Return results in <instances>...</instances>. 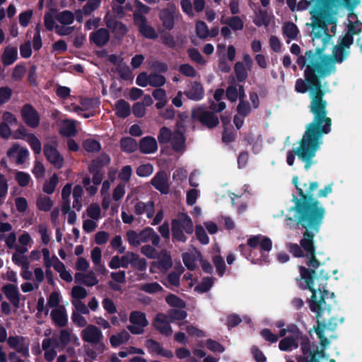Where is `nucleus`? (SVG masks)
Instances as JSON below:
<instances>
[{
  "mask_svg": "<svg viewBox=\"0 0 362 362\" xmlns=\"http://www.w3.org/2000/svg\"><path fill=\"white\" fill-rule=\"evenodd\" d=\"M323 52L324 47H317L315 50H307L304 56L298 57L296 62L300 69H303L305 66L306 68L304 71L305 80L298 78L296 81L295 89L300 93H305L310 90V112L313 114L311 110L313 102L320 103L325 112V120L329 119L331 127L332 119L327 117V102L324 99L325 91L322 89L320 79V78L326 77L331 74V66L321 63L320 59Z\"/></svg>",
  "mask_w": 362,
  "mask_h": 362,
  "instance_id": "1",
  "label": "nucleus"
},
{
  "mask_svg": "<svg viewBox=\"0 0 362 362\" xmlns=\"http://www.w3.org/2000/svg\"><path fill=\"white\" fill-rule=\"evenodd\" d=\"M138 146L140 152L144 154L153 153L158 149V144L156 139L151 136L143 137L140 140Z\"/></svg>",
  "mask_w": 362,
  "mask_h": 362,
  "instance_id": "20",
  "label": "nucleus"
},
{
  "mask_svg": "<svg viewBox=\"0 0 362 362\" xmlns=\"http://www.w3.org/2000/svg\"><path fill=\"white\" fill-rule=\"evenodd\" d=\"M1 291L15 308H19L21 294L16 285L6 284L2 286Z\"/></svg>",
  "mask_w": 362,
  "mask_h": 362,
  "instance_id": "14",
  "label": "nucleus"
},
{
  "mask_svg": "<svg viewBox=\"0 0 362 362\" xmlns=\"http://www.w3.org/2000/svg\"><path fill=\"white\" fill-rule=\"evenodd\" d=\"M149 85L152 87L160 88L165 85L166 78L164 76L156 73L149 74Z\"/></svg>",
  "mask_w": 362,
  "mask_h": 362,
  "instance_id": "47",
  "label": "nucleus"
},
{
  "mask_svg": "<svg viewBox=\"0 0 362 362\" xmlns=\"http://www.w3.org/2000/svg\"><path fill=\"white\" fill-rule=\"evenodd\" d=\"M111 159L109 155L102 153L95 159L92 160L88 165L89 173H103V169L107 167L110 163Z\"/></svg>",
  "mask_w": 362,
  "mask_h": 362,
  "instance_id": "17",
  "label": "nucleus"
},
{
  "mask_svg": "<svg viewBox=\"0 0 362 362\" xmlns=\"http://www.w3.org/2000/svg\"><path fill=\"white\" fill-rule=\"evenodd\" d=\"M59 178L56 173H54L48 181H46L43 185L42 190L47 194H52L58 184Z\"/></svg>",
  "mask_w": 362,
  "mask_h": 362,
  "instance_id": "44",
  "label": "nucleus"
},
{
  "mask_svg": "<svg viewBox=\"0 0 362 362\" xmlns=\"http://www.w3.org/2000/svg\"><path fill=\"white\" fill-rule=\"evenodd\" d=\"M100 3L101 0H88L87 3L83 7L84 14L90 15L99 8Z\"/></svg>",
  "mask_w": 362,
  "mask_h": 362,
  "instance_id": "57",
  "label": "nucleus"
},
{
  "mask_svg": "<svg viewBox=\"0 0 362 362\" xmlns=\"http://www.w3.org/2000/svg\"><path fill=\"white\" fill-rule=\"evenodd\" d=\"M129 320L134 325H141V327H147L148 325L146 314L141 311H132Z\"/></svg>",
  "mask_w": 362,
  "mask_h": 362,
  "instance_id": "30",
  "label": "nucleus"
},
{
  "mask_svg": "<svg viewBox=\"0 0 362 362\" xmlns=\"http://www.w3.org/2000/svg\"><path fill=\"white\" fill-rule=\"evenodd\" d=\"M313 119L305 128V131L299 142V146L288 151L286 162L292 166L294 163L295 156L305 163L304 168L308 170L313 164V158L322 143V137L324 134L330 132L331 127L329 119L325 120L324 109L320 103H314L312 105Z\"/></svg>",
  "mask_w": 362,
  "mask_h": 362,
  "instance_id": "2",
  "label": "nucleus"
},
{
  "mask_svg": "<svg viewBox=\"0 0 362 362\" xmlns=\"http://www.w3.org/2000/svg\"><path fill=\"white\" fill-rule=\"evenodd\" d=\"M212 262L216 269L217 274L219 276H223L226 272V264L223 258L219 255H214L212 257Z\"/></svg>",
  "mask_w": 362,
  "mask_h": 362,
  "instance_id": "48",
  "label": "nucleus"
},
{
  "mask_svg": "<svg viewBox=\"0 0 362 362\" xmlns=\"http://www.w3.org/2000/svg\"><path fill=\"white\" fill-rule=\"evenodd\" d=\"M332 52L334 60L337 63H341L342 62H344L349 54V52L346 51V48L339 45L333 47Z\"/></svg>",
  "mask_w": 362,
  "mask_h": 362,
  "instance_id": "37",
  "label": "nucleus"
},
{
  "mask_svg": "<svg viewBox=\"0 0 362 362\" xmlns=\"http://www.w3.org/2000/svg\"><path fill=\"white\" fill-rule=\"evenodd\" d=\"M133 20L134 25L138 28L142 36L151 40H155L158 37L156 30L147 23V18L145 16L134 13Z\"/></svg>",
  "mask_w": 362,
  "mask_h": 362,
  "instance_id": "9",
  "label": "nucleus"
},
{
  "mask_svg": "<svg viewBox=\"0 0 362 362\" xmlns=\"http://www.w3.org/2000/svg\"><path fill=\"white\" fill-rule=\"evenodd\" d=\"M168 179L165 172L159 171L151 180V184L161 194H167L170 191Z\"/></svg>",
  "mask_w": 362,
  "mask_h": 362,
  "instance_id": "16",
  "label": "nucleus"
},
{
  "mask_svg": "<svg viewBox=\"0 0 362 362\" xmlns=\"http://www.w3.org/2000/svg\"><path fill=\"white\" fill-rule=\"evenodd\" d=\"M185 141L186 139L184 134L180 130H175L170 141L173 149L175 152L185 150Z\"/></svg>",
  "mask_w": 362,
  "mask_h": 362,
  "instance_id": "25",
  "label": "nucleus"
},
{
  "mask_svg": "<svg viewBox=\"0 0 362 362\" xmlns=\"http://www.w3.org/2000/svg\"><path fill=\"white\" fill-rule=\"evenodd\" d=\"M306 269L308 270H313L314 272V279H313V286H315V280H316L318 283V288L320 296L324 295L323 293V288L326 289V285L327 284H322L323 281H326L329 277L330 275L329 274V271H327L324 269H321L319 272L313 269H307L305 267H304ZM313 289H315V287H313Z\"/></svg>",
  "mask_w": 362,
  "mask_h": 362,
  "instance_id": "22",
  "label": "nucleus"
},
{
  "mask_svg": "<svg viewBox=\"0 0 362 362\" xmlns=\"http://www.w3.org/2000/svg\"><path fill=\"white\" fill-rule=\"evenodd\" d=\"M23 122L31 128H36L39 126L40 117L37 111L29 103L25 104L21 110Z\"/></svg>",
  "mask_w": 362,
  "mask_h": 362,
  "instance_id": "10",
  "label": "nucleus"
},
{
  "mask_svg": "<svg viewBox=\"0 0 362 362\" xmlns=\"http://www.w3.org/2000/svg\"><path fill=\"white\" fill-rule=\"evenodd\" d=\"M298 268L300 280H303L305 283L304 286H303L302 282L300 283V287L303 289H308L312 292L308 303L310 310L315 313L317 319V326H314V328L322 329L323 332L325 330L331 332L334 331L338 323H342L344 318L341 317L340 319H337L334 317H331L327 321L326 317H324V314L327 312V315H329L331 305L326 303L325 298L328 296L329 291L323 288L324 295L317 297V290L313 289L314 272H313V270L306 269L304 266H299Z\"/></svg>",
  "mask_w": 362,
  "mask_h": 362,
  "instance_id": "4",
  "label": "nucleus"
},
{
  "mask_svg": "<svg viewBox=\"0 0 362 362\" xmlns=\"http://www.w3.org/2000/svg\"><path fill=\"white\" fill-rule=\"evenodd\" d=\"M173 266V262L171 256L165 253L162 257L158 261V268L160 271H166Z\"/></svg>",
  "mask_w": 362,
  "mask_h": 362,
  "instance_id": "52",
  "label": "nucleus"
},
{
  "mask_svg": "<svg viewBox=\"0 0 362 362\" xmlns=\"http://www.w3.org/2000/svg\"><path fill=\"white\" fill-rule=\"evenodd\" d=\"M300 345L302 353L304 356L309 354L311 351V344L308 337L305 334H303L301 337H299L298 345Z\"/></svg>",
  "mask_w": 362,
  "mask_h": 362,
  "instance_id": "55",
  "label": "nucleus"
},
{
  "mask_svg": "<svg viewBox=\"0 0 362 362\" xmlns=\"http://www.w3.org/2000/svg\"><path fill=\"white\" fill-rule=\"evenodd\" d=\"M172 238L173 242L185 243L187 240V236L184 234L183 230L180 227L179 222L177 219H173L171 223Z\"/></svg>",
  "mask_w": 362,
  "mask_h": 362,
  "instance_id": "28",
  "label": "nucleus"
},
{
  "mask_svg": "<svg viewBox=\"0 0 362 362\" xmlns=\"http://www.w3.org/2000/svg\"><path fill=\"white\" fill-rule=\"evenodd\" d=\"M110 35L106 28H99L90 34V42L98 47L105 46L110 40Z\"/></svg>",
  "mask_w": 362,
  "mask_h": 362,
  "instance_id": "19",
  "label": "nucleus"
},
{
  "mask_svg": "<svg viewBox=\"0 0 362 362\" xmlns=\"http://www.w3.org/2000/svg\"><path fill=\"white\" fill-rule=\"evenodd\" d=\"M170 323L166 314L158 313L152 322V326L162 335L170 337L173 334Z\"/></svg>",
  "mask_w": 362,
  "mask_h": 362,
  "instance_id": "12",
  "label": "nucleus"
},
{
  "mask_svg": "<svg viewBox=\"0 0 362 362\" xmlns=\"http://www.w3.org/2000/svg\"><path fill=\"white\" fill-rule=\"evenodd\" d=\"M77 133L76 121L65 119L63 127L59 129V134L65 137L74 136Z\"/></svg>",
  "mask_w": 362,
  "mask_h": 362,
  "instance_id": "27",
  "label": "nucleus"
},
{
  "mask_svg": "<svg viewBox=\"0 0 362 362\" xmlns=\"http://www.w3.org/2000/svg\"><path fill=\"white\" fill-rule=\"evenodd\" d=\"M305 229L303 233V238L300 240L301 247L305 252V257L308 258L306 262L307 266L309 269H317L321 263L316 258L315 246L314 245V237L315 234L320 232L321 226L310 228L307 226H298Z\"/></svg>",
  "mask_w": 362,
  "mask_h": 362,
  "instance_id": "6",
  "label": "nucleus"
},
{
  "mask_svg": "<svg viewBox=\"0 0 362 362\" xmlns=\"http://www.w3.org/2000/svg\"><path fill=\"white\" fill-rule=\"evenodd\" d=\"M12 261L14 264L21 266L23 269H28L29 267L30 262L25 255H21L14 253L12 256Z\"/></svg>",
  "mask_w": 362,
  "mask_h": 362,
  "instance_id": "61",
  "label": "nucleus"
},
{
  "mask_svg": "<svg viewBox=\"0 0 362 362\" xmlns=\"http://www.w3.org/2000/svg\"><path fill=\"white\" fill-rule=\"evenodd\" d=\"M115 115L119 118H127L131 114V107L128 102L124 99L118 100L115 105Z\"/></svg>",
  "mask_w": 362,
  "mask_h": 362,
  "instance_id": "26",
  "label": "nucleus"
},
{
  "mask_svg": "<svg viewBox=\"0 0 362 362\" xmlns=\"http://www.w3.org/2000/svg\"><path fill=\"white\" fill-rule=\"evenodd\" d=\"M120 147L122 151L131 153L137 150L138 144L132 137L125 136L120 139Z\"/></svg>",
  "mask_w": 362,
  "mask_h": 362,
  "instance_id": "29",
  "label": "nucleus"
},
{
  "mask_svg": "<svg viewBox=\"0 0 362 362\" xmlns=\"http://www.w3.org/2000/svg\"><path fill=\"white\" fill-rule=\"evenodd\" d=\"M56 18L62 25H71L74 21V14L70 11L65 10L59 13Z\"/></svg>",
  "mask_w": 362,
  "mask_h": 362,
  "instance_id": "39",
  "label": "nucleus"
},
{
  "mask_svg": "<svg viewBox=\"0 0 362 362\" xmlns=\"http://www.w3.org/2000/svg\"><path fill=\"white\" fill-rule=\"evenodd\" d=\"M87 215L93 220H98L100 216V207L97 204H91L87 209Z\"/></svg>",
  "mask_w": 362,
  "mask_h": 362,
  "instance_id": "64",
  "label": "nucleus"
},
{
  "mask_svg": "<svg viewBox=\"0 0 362 362\" xmlns=\"http://www.w3.org/2000/svg\"><path fill=\"white\" fill-rule=\"evenodd\" d=\"M140 289L147 293L153 294L163 291L158 282L146 283L141 286Z\"/></svg>",
  "mask_w": 362,
  "mask_h": 362,
  "instance_id": "49",
  "label": "nucleus"
},
{
  "mask_svg": "<svg viewBox=\"0 0 362 362\" xmlns=\"http://www.w3.org/2000/svg\"><path fill=\"white\" fill-rule=\"evenodd\" d=\"M36 204L39 210L47 212L51 210L53 202L49 197H40L37 198Z\"/></svg>",
  "mask_w": 362,
  "mask_h": 362,
  "instance_id": "46",
  "label": "nucleus"
},
{
  "mask_svg": "<svg viewBox=\"0 0 362 362\" xmlns=\"http://www.w3.org/2000/svg\"><path fill=\"white\" fill-rule=\"evenodd\" d=\"M310 13L313 19L312 27L313 29L317 28L319 30L314 32V37L316 38L322 37V35L325 34V37L322 39L323 45L321 47H324L325 49L326 45L332 37L328 33L327 25L335 23V21H327V18L329 16V12L322 5V1L316 0V2L313 8L310 11Z\"/></svg>",
  "mask_w": 362,
  "mask_h": 362,
  "instance_id": "5",
  "label": "nucleus"
},
{
  "mask_svg": "<svg viewBox=\"0 0 362 362\" xmlns=\"http://www.w3.org/2000/svg\"><path fill=\"white\" fill-rule=\"evenodd\" d=\"M192 118L209 129L216 127L219 123L218 116L214 112L209 111L203 107L193 109Z\"/></svg>",
  "mask_w": 362,
  "mask_h": 362,
  "instance_id": "7",
  "label": "nucleus"
},
{
  "mask_svg": "<svg viewBox=\"0 0 362 362\" xmlns=\"http://www.w3.org/2000/svg\"><path fill=\"white\" fill-rule=\"evenodd\" d=\"M187 98L191 100L199 101L204 96V90L200 82L194 81L188 90L184 92Z\"/></svg>",
  "mask_w": 362,
  "mask_h": 362,
  "instance_id": "21",
  "label": "nucleus"
},
{
  "mask_svg": "<svg viewBox=\"0 0 362 362\" xmlns=\"http://www.w3.org/2000/svg\"><path fill=\"white\" fill-rule=\"evenodd\" d=\"M30 148L35 154H40L42 151V144L39 139L34 134H30L27 139Z\"/></svg>",
  "mask_w": 362,
  "mask_h": 362,
  "instance_id": "51",
  "label": "nucleus"
},
{
  "mask_svg": "<svg viewBox=\"0 0 362 362\" xmlns=\"http://www.w3.org/2000/svg\"><path fill=\"white\" fill-rule=\"evenodd\" d=\"M15 178L18 184L22 187L28 186L30 181V175L22 171L17 172Z\"/></svg>",
  "mask_w": 362,
  "mask_h": 362,
  "instance_id": "60",
  "label": "nucleus"
},
{
  "mask_svg": "<svg viewBox=\"0 0 362 362\" xmlns=\"http://www.w3.org/2000/svg\"><path fill=\"white\" fill-rule=\"evenodd\" d=\"M159 19L162 23L163 28L170 31L175 25V8L170 7L162 9L159 13Z\"/></svg>",
  "mask_w": 362,
  "mask_h": 362,
  "instance_id": "15",
  "label": "nucleus"
},
{
  "mask_svg": "<svg viewBox=\"0 0 362 362\" xmlns=\"http://www.w3.org/2000/svg\"><path fill=\"white\" fill-rule=\"evenodd\" d=\"M238 114L242 117H247L251 112V107L249 102L246 100H239L237 106Z\"/></svg>",
  "mask_w": 362,
  "mask_h": 362,
  "instance_id": "54",
  "label": "nucleus"
},
{
  "mask_svg": "<svg viewBox=\"0 0 362 362\" xmlns=\"http://www.w3.org/2000/svg\"><path fill=\"white\" fill-rule=\"evenodd\" d=\"M165 301L170 306L174 308H184L186 305L182 299L173 293H170L165 297Z\"/></svg>",
  "mask_w": 362,
  "mask_h": 362,
  "instance_id": "45",
  "label": "nucleus"
},
{
  "mask_svg": "<svg viewBox=\"0 0 362 362\" xmlns=\"http://www.w3.org/2000/svg\"><path fill=\"white\" fill-rule=\"evenodd\" d=\"M234 72L239 83L244 82L247 76V71L245 64L241 62H238L234 65Z\"/></svg>",
  "mask_w": 362,
  "mask_h": 362,
  "instance_id": "35",
  "label": "nucleus"
},
{
  "mask_svg": "<svg viewBox=\"0 0 362 362\" xmlns=\"http://www.w3.org/2000/svg\"><path fill=\"white\" fill-rule=\"evenodd\" d=\"M129 255H130V264L134 269L139 272L146 270L147 262L144 258H141L139 255L132 252H129Z\"/></svg>",
  "mask_w": 362,
  "mask_h": 362,
  "instance_id": "31",
  "label": "nucleus"
},
{
  "mask_svg": "<svg viewBox=\"0 0 362 362\" xmlns=\"http://www.w3.org/2000/svg\"><path fill=\"white\" fill-rule=\"evenodd\" d=\"M18 59V49L16 47L8 46L4 49L1 55V62L5 66L13 64Z\"/></svg>",
  "mask_w": 362,
  "mask_h": 362,
  "instance_id": "24",
  "label": "nucleus"
},
{
  "mask_svg": "<svg viewBox=\"0 0 362 362\" xmlns=\"http://www.w3.org/2000/svg\"><path fill=\"white\" fill-rule=\"evenodd\" d=\"M196 33L200 39H205L209 36L207 25L202 21H198L196 23Z\"/></svg>",
  "mask_w": 362,
  "mask_h": 362,
  "instance_id": "56",
  "label": "nucleus"
},
{
  "mask_svg": "<svg viewBox=\"0 0 362 362\" xmlns=\"http://www.w3.org/2000/svg\"><path fill=\"white\" fill-rule=\"evenodd\" d=\"M284 34L291 40H295L299 33L298 28L296 24L288 22L283 26Z\"/></svg>",
  "mask_w": 362,
  "mask_h": 362,
  "instance_id": "42",
  "label": "nucleus"
},
{
  "mask_svg": "<svg viewBox=\"0 0 362 362\" xmlns=\"http://www.w3.org/2000/svg\"><path fill=\"white\" fill-rule=\"evenodd\" d=\"M127 240L130 245L137 247L141 245L140 234L135 230H129L127 232Z\"/></svg>",
  "mask_w": 362,
  "mask_h": 362,
  "instance_id": "59",
  "label": "nucleus"
},
{
  "mask_svg": "<svg viewBox=\"0 0 362 362\" xmlns=\"http://www.w3.org/2000/svg\"><path fill=\"white\" fill-rule=\"evenodd\" d=\"M224 23L228 25V26L235 31L241 30L244 27L243 20L238 16H234L227 18Z\"/></svg>",
  "mask_w": 362,
  "mask_h": 362,
  "instance_id": "43",
  "label": "nucleus"
},
{
  "mask_svg": "<svg viewBox=\"0 0 362 362\" xmlns=\"http://www.w3.org/2000/svg\"><path fill=\"white\" fill-rule=\"evenodd\" d=\"M213 284L214 281L212 277H204L201 282L195 286L194 291L202 293H206L211 288Z\"/></svg>",
  "mask_w": 362,
  "mask_h": 362,
  "instance_id": "38",
  "label": "nucleus"
},
{
  "mask_svg": "<svg viewBox=\"0 0 362 362\" xmlns=\"http://www.w3.org/2000/svg\"><path fill=\"white\" fill-rule=\"evenodd\" d=\"M247 245L251 249H255L259 245V250L261 257L266 263H269V257L264 255L265 252H269L272 248V241L267 236L262 235H252L247 240Z\"/></svg>",
  "mask_w": 362,
  "mask_h": 362,
  "instance_id": "8",
  "label": "nucleus"
},
{
  "mask_svg": "<svg viewBox=\"0 0 362 362\" xmlns=\"http://www.w3.org/2000/svg\"><path fill=\"white\" fill-rule=\"evenodd\" d=\"M173 132L167 127H162L158 135V141L160 144H166L170 142Z\"/></svg>",
  "mask_w": 362,
  "mask_h": 362,
  "instance_id": "41",
  "label": "nucleus"
},
{
  "mask_svg": "<svg viewBox=\"0 0 362 362\" xmlns=\"http://www.w3.org/2000/svg\"><path fill=\"white\" fill-rule=\"evenodd\" d=\"M177 221L179 222L180 227L185 230L187 234H192L194 231L193 223L191 218L187 214H181Z\"/></svg>",
  "mask_w": 362,
  "mask_h": 362,
  "instance_id": "32",
  "label": "nucleus"
},
{
  "mask_svg": "<svg viewBox=\"0 0 362 362\" xmlns=\"http://www.w3.org/2000/svg\"><path fill=\"white\" fill-rule=\"evenodd\" d=\"M51 317L55 325L59 327H64L67 325L68 318L64 307L52 310Z\"/></svg>",
  "mask_w": 362,
  "mask_h": 362,
  "instance_id": "23",
  "label": "nucleus"
},
{
  "mask_svg": "<svg viewBox=\"0 0 362 362\" xmlns=\"http://www.w3.org/2000/svg\"><path fill=\"white\" fill-rule=\"evenodd\" d=\"M81 337L86 342L97 344L100 341L103 336L98 327L90 325L81 332Z\"/></svg>",
  "mask_w": 362,
  "mask_h": 362,
  "instance_id": "13",
  "label": "nucleus"
},
{
  "mask_svg": "<svg viewBox=\"0 0 362 362\" xmlns=\"http://www.w3.org/2000/svg\"><path fill=\"white\" fill-rule=\"evenodd\" d=\"M298 347V339L291 337H286L280 340L279 348L281 351H288Z\"/></svg>",
  "mask_w": 362,
  "mask_h": 362,
  "instance_id": "33",
  "label": "nucleus"
},
{
  "mask_svg": "<svg viewBox=\"0 0 362 362\" xmlns=\"http://www.w3.org/2000/svg\"><path fill=\"white\" fill-rule=\"evenodd\" d=\"M57 143L55 141L54 145L45 144L43 151L47 160L50 162L56 168L60 169L64 165V158L57 149Z\"/></svg>",
  "mask_w": 362,
  "mask_h": 362,
  "instance_id": "11",
  "label": "nucleus"
},
{
  "mask_svg": "<svg viewBox=\"0 0 362 362\" xmlns=\"http://www.w3.org/2000/svg\"><path fill=\"white\" fill-rule=\"evenodd\" d=\"M153 167L151 163L139 165L136 169V174L139 177H148L153 173Z\"/></svg>",
  "mask_w": 362,
  "mask_h": 362,
  "instance_id": "62",
  "label": "nucleus"
},
{
  "mask_svg": "<svg viewBox=\"0 0 362 362\" xmlns=\"http://www.w3.org/2000/svg\"><path fill=\"white\" fill-rule=\"evenodd\" d=\"M7 156L12 159L16 158V163L18 165L23 164L29 156V151L25 147H20L17 144H13L7 151Z\"/></svg>",
  "mask_w": 362,
  "mask_h": 362,
  "instance_id": "18",
  "label": "nucleus"
},
{
  "mask_svg": "<svg viewBox=\"0 0 362 362\" xmlns=\"http://www.w3.org/2000/svg\"><path fill=\"white\" fill-rule=\"evenodd\" d=\"M179 71L187 77H195L197 74L195 69L189 64H182L179 67Z\"/></svg>",
  "mask_w": 362,
  "mask_h": 362,
  "instance_id": "63",
  "label": "nucleus"
},
{
  "mask_svg": "<svg viewBox=\"0 0 362 362\" xmlns=\"http://www.w3.org/2000/svg\"><path fill=\"white\" fill-rule=\"evenodd\" d=\"M168 318L170 322H174L175 320H183L187 316V313L185 310L180 309H170L167 314Z\"/></svg>",
  "mask_w": 362,
  "mask_h": 362,
  "instance_id": "40",
  "label": "nucleus"
},
{
  "mask_svg": "<svg viewBox=\"0 0 362 362\" xmlns=\"http://www.w3.org/2000/svg\"><path fill=\"white\" fill-rule=\"evenodd\" d=\"M187 54L191 60L201 65L205 64L206 61L197 48H189L187 49Z\"/></svg>",
  "mask_w": 362,
  "mask_h": 362,
  "instance_id": "53",
  "label": "nucleus"
},
{
  "mask_svg": "<svg viewBox=\"0 0 362 362\" xmlns=\"http://www.w3.org/2000/svg\"><path fill=\"white\" fill-rule=\"evenodd\" d=\"M82 146L85 151L88 153L99 152L101 149L100 143L92 139H88L83 141Z\"/></svg>",
  "mask_w": 362,
  "mask_h": 362,
  "instance_id": "36",
  "label": "nucleus"
},
{
  "mask_svg": "<svg viewBox=\"0 0 362 362\" xmlns=\"http://www.w3.org/2000/svg\"><path fill=\"white\" fill-rule=\"evenodd\" d=\"M195 234L197 238L203 245H207L209 242V236L207 235L204 228L201 225H197L195 228Z\"/></svg>",
  "mask_w": 362,
  "mask_h": 362,
  "instance_id": "58",
  "label": "nucleus"
},
{
  "mask_svg": "<svg viewBox=\"0 0 362 362\" xmlns=\"http://www.w3.org/2000/svg\"><path fill=\"white\" fill-rule=\"evenodd\" d=\"M298 195L293 196L294 206L291 208L295 211L294 218L298 226H307L310 228L321 226L326 211L320 202L314 196V192L318 188L317 182H312L305 192L298 186V177L294 176L292 179Z\"/></svg>",
  "mask_w": 362,
  "mask_h": 362,
  "instance_id": "3",
  "label": "nucleus"
},
{
  "mask_svg": "<svg viewBox=\"0 0 362 362\" xmlns=\"http://www.w3.org/2000/svg\"><path fill=\"white\" fill-rule=\"evenodd\" d=\"M129 338V334L124 329L117 334L112 335L110 338V342L112 346L117 347L128 341Z\"/></svg>",
  "mask_w": 362,
  "mask_h": 362,
  "instance_id": "34",
  "label": "nucleus"
},
{
  "mask_svg": "<svg viewBox=\"0 0 362 362\" xmlns=\"http://www.w3.org/2000/svg\"><path fill=\"white\" fill-rule=\"evenodd\" d=\"M182 258L185 266L188 270L194 271L196 269V257L194 255L184 252L182 255Z\"/></svg>",
  "mask_w": 362,
  "mask_h": 362,
  "instance_id": "50",
  "label": "nucleus"
}]
</instances>
